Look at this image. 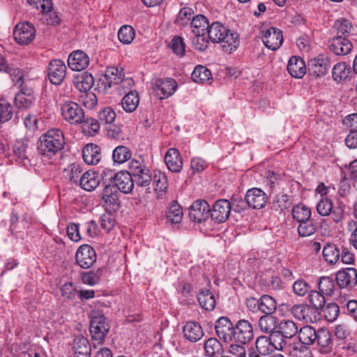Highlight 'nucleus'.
Listing matches in <instances>:
<instances>
[{
  "mask_svg": "<svg viewBox=\"0 0 357 357\" xmlns=\"http://www.w3.org/2000/svg\"><path fill=\"white\" fill-rule=\"evenodd\" d=\"M208 36L213 43H222V50L231 53L238 45V36L219 22L212 23L208 30Z\"/></svg>",
  "mask_w": 357,
  "mask_h": 357,
  "instance_id": "obj_1",
  "label": "nucleus"
},
{
  "mask_svg": "<svg viewBox=\"0 0 357 357\" xmlns=\"http://www.w3.org/2000/svg\"><path fill=\"white\" fill-rule=\"evenodd\" d=\"M64 144L63 132L58 128L51 129L39 138L38 151L41 155L49 159L61 151Z\"/></svg>",
  "mask_w": 357,
  "mask_h": 357,
  "instance_id": "obj_2",
  "label": "nucleus"
},
{
  "mask_svg": "<svg viewBox=\"0 0 357 357\" xmlns=\"http://www.w3.org/2000/svg\"><path fill=\"white\" fill-rule=\"evenodd\" d=\"M129 169L132 175L133 180L139 187H148L152 182V175L149 168L137 160H132L129 165Z\"/></svg>",
  "mask_w": 357,
  "mask_h": 357,
  "instance_id": "obj_3",
  "label": "nucleus"
},
{
  "mask_svg": "<svg viewBox=\"0 0 357 357\" xmlns=\"http://www.w3.org/2000/svg\"><path fill=\"white\" fill-rule=\"evenodd\" d=\"M61 114L71 124H82L85 120L84 109L73 101H66L61 105Z\"/></svg>",
  "mask_w": 357,
  "mask_h": 357,
  "instance_id": "obj_4",
  "label": "nucleus"
},
{
  "mask_svg": "<svg viewBox=\"0 0 357 357\" xmlns=\"http://www.w3.org/2000/svg\"><path fill=\"white\" fill-rule=\"evenodd\" d=\"M102 206L110 210L116 211L120 208L119 193L113 185L107 184L98 194Z\"/></svg>",
  "mask_w": 357,
  "mask_h": 357,
  "instance_id": "obj_5",
  "label": "nucleus"
},
{
  "mask_svg": "<svg viewBox=\"0 0 357 357\" xmlns=\"http://www.w3.org/2000/svg\"><path fill=\"white\" fill-rule=\"evenodd\" d=\"M36 36V29L29 22L18 23L13 31V38L20 45L29 44Z\"/></svg>",
  "mask_w": 357,
  "mask_h": 357,
  "instance_id": "obj_6",
  "label": "nucleus"
},
{
  "mask_svg": "<svg viewBox=\"0 0 357 357\" xmlns=\"http://www.w3.org/2000/svg\"><path fill=\"white\" fill-rule=\"evenodd\" d=\"M233 341L248 344L254 337L253 328L251 323L246 319H241L234 325Z\"/></svg>",
  "mask_w": 357,
  "mask_h": 357,
  "instance_id": "obj_7",
  "label": "nucleus"
},
{
  "mask_svg": "<svg viewBox=\"0 0 357 357\" xmlns=\"http://www.w3.org/2000/svg\"><path fill=\"white\" fill-rule=\"evenodd\" d=\"M109 325L105 315L98 314L91 319L90 333L93 339L102 340L109 331Z\"/></svg>",
  "mask_w": 357,
  "mask_h": 357,
  "instance_id": "obj_8",
  "label": "nucleus"
},
{
  "mask_svg": "<svg viewBox=\"0 0 357 357\" xmlns=\"http://www.w3.org/2000/svg\"><path fill=\"white\" fill-rule=\"evenodd\" d=\"M315 349L321 354H329L333 352L334 344L332 333L326 328H319L314 341Z\"/></svg>",
  "mask_w": 357,
  "mask_h": 357,
  "instance_id": "obj_9",
  "label": "nucleus"
},
{
  "mask_svg": "<svg viewBox=\"0 0 357 357\" xmlns=\"http://www.w3.org/2000/svg\"><path fill=\"white\" fill-rule=\"evenodd\" d=\"M216 334L220 340L225 343L233 341L234 325L230 319L226 317H220L215 324Z\"/></svg>",
  "mask_w": 357,
  "mask_h": 357,
  "instance_id": "obj_10",
  "label": "nucleus"
},
{
  "mask_svg": "<svg viewBox=\"0 0 357 357\" xmlns=\"http://www.w3.org/2000/svg\"><path fill=\"white\" fill-rule=\"evenodd\" d=\"M75 258L80 267L89 268L96 261V252L91 245L84 244L79 246L77 250Z\"/></svg>",
  "mask_w": 357,
  "mask_h": 357,
  "instance_id": "obj_11",
  "label": "nucleus"
},
{
  "mask_svg": "<svg viewBox=\"0 0 357 357\" xmlns=\"http://www.w3.org/2000/svg\"><path fill=\"white\" fill-rule=\"evenodd\" d=\"M66 74V66L60 59L52 60L48 68V77L52 84H61Z\"/></svg>",
  "mask_w": 357,
  "mask_h": 357,
  "instance_id": "obj_12",
  "label": "nucleus"
},
{
  "mask_svg": "<svg viewBox=\"0 0 357 357\" xmlns=\"http://www.w3.org/2000/svg\"><path fill=\"white\" fill-rule=\"evenodd\" d=\"M231 204L227 199H219L215 202L210 209L211 219L218 223L225 222L230 214Z\"/></svg>",
  "mask_w": 357,
  "mask_h": 357,
  "instance_id": "obj_13",
  "label": "nucleus"
},
{
  "mask_svg": "<svg viewBox=\"0 0 357 357\" xmlns=\"http://www.w3.org/2000/svg\"><path fill=\"white\" fill-rule=\"evenodd\" d=\"M210 214L209 204L205 200L198 199L193 202L189 211L191 220L202 222L207 220Z\"/></svg>",
  "mask_w": 357,
  "mask_h": 357,
  "instance_id": "obj_14",
  "label": "nucleus"
},
{
  "mask_svg": "<svg viewBox=\"0 0 357 357\" xmlns=\"http://www.w3.org/2000/svg\"><path fill=\"white\" fill-rule=\"evenodd\" d=\"M331 66L328 57L324 54L311 59L308 63V69L310 75L317 77L325 75Z\"/></svg>",
  "mask_w": 357,
  "mask_h": 357,
  "instance_id": "obj_15",
  "label": "nucleus"
},
{
  "mask_svg": "<svg viewBox=\"0 0 357 357\" xmlns=\"http://www.w3.org/2000/svg\"><path fill=\"white\" fill-rule=\"evenodd\" d=\"M177 89V83L172 78L160 79L155 81L153 90L160 99L171 96Z\"/></svg>",
  "mask_w": 357,
  "mask_h": 357,
  "instance_id": "obj_16",
  "label": "nucleus"
},
{
  "mask_svg": "<svg viewBox=\"0 0 357 357\" xmlns=\"http://www.w3.org/2000/svg\"><path fill=\"white\" fill-rule=\"evenodd\" d=\"M262 40L267 48L277 50L283 43L282 32L279 29L270 27L264 31Z\"/></svg>",
  "mask_w": 357,
  "mask_h": 357,
  "instance_id": "obj_17",
  "label": "nucleus"
},
{
  "mask_svg": "<svg viewBox=\"0 0 357 357\" xmlns=\"http://www.w3.org/2000/svg\"><path fill=\"white\" fill-rule=\"evenodd\" d=\"M245 199L248 205L255 209L264 208L268 201L266 193L261 189L257 188L248 190Z\"/></svg>",
  "mask_w": 357,
  "mask_h": 357,
  "instance_id": "obj_18",
  "label": "nucleus"
},
{
  "mask_svg": "<svg viewBox=\"0 0 357 357\" xmlns=\"http://www.w3.org/2000/svg\"><path fill=\"white\" fill-rule=\"evenodd\" d=\"M290 311L294 317L299 321H303L305 323H313L316 320L313 309L307 304L294 305Z\"/></svg>",
  "mask_w": 357,
  "mask_h": 357,
  "instance_id": "obj_19",
  "label": "nucleus"
},
{
  "mask_svg": "<svg viewBox=\"0 0 357 357\" xmlns=\"http://www.w3.org/2000/svg\"><path fill=\"white\" fill-rule=\"evenodd\" d=\"M114 186L123 193H130L134 188L132 175L128 172L121 171L114 176Z\"/></svg>",
  "mask_w": 357,
  "mask_h": 357,
  "instance_id": "obj_20",
  "label": "nucleus"
},
{
  "mask_svg": "<svg viewBox=\"0 0 357 357\" xmlns=\"http://www.w3.org/2000/svg\"><path fill=\"white\" fill-rule=\"evenodd\" d=\"M335 280L340 288L351 287L357 283V271L347 268L337 273Z\"/></svg>",
  "mask_w": 357,
  "mask_h": 357,
  "instance_id": "obj_21",
  "label": "nucleus"
},
{
  "mask_svg": "<svg viewBox=\"0 0 357 357\" xmlns=\"http://www.w3.org/2000/svg\"><path fill=\"white\" fill-rule=\"evenodd\" d=\"M89 61V57L85 52L77 50L69 55L68 64L73 70L81 71L88 67Z\"/></svg>",
  "mask_w": 357,
  "mask_h": 357,
  "instance_id": "obj_22",
  "label": "nucleus"
},
{
  "mask_svg": "<svg viewBox=\"0 0 357 357\" xmlns=\"http://www.w3.org/2000/svg\"><path fill=\"white\" fill-rule=\"evenodd\" d=\"M74 357H90L91 352V344L82 335L75 337L72 347Z\"/></svg>",
  "mask_w": 357,
  "mask_h": 357,
  "instance_id": "obj_23",
  "label": "nucleus"
},
{
  "mask_svg": "<svg viewBox=\"0 0 357 357\" xmlns=\"http://www.w3.org/2000/svg\"><path fill=\"white\" fill-rule=\"evenodd\" d=\"M184 337L191 342L201 340L204 335L201 325L196 321H188L183 327Z\"/></svg>",
  "mask_w": 357,
  "mask_h": 357,
  "instance_id": "obj_24",
  "label": "nucleus"
},
{
  "mask_svg": "<svg viewBox=\"0 0 357 357\" xmlns=\"http://www.w3.org/2000/svg\"><path fill=\"white\" fill-rule=\"evenodd\" d=\"M330 48L337 55H347L352 49V44L345 36H337L331 40Z\"/></svg>",
  "mask_w": 357,
  "mask_h": 357,
  "instance_id": "obj_25",
  "label": "nucleus"
},
{
  "mask_svg": "<svg viewBox=\"0 0 357 357\" xmlns=\"http://www.w3.org/2000/svg\"><path fill=\"white\" fill-rule=\"evenodd\" d=\"M165 164L172 172H180L183 167V159L176 149H169L165 155Z\"/></svg>",
  "mask_w": 357,
  "mask_h": 357,
  "instance_id": "obj_26",
  "label": "nucleus"
},
{
  "mask_svg": "<svg viewBox=\"0 0 357 357\" xmlns=\"http://www.w3.org/2000/svg\"><path fill=\"white\" fill-rule=\"evenodd\" d=\"M82 157L86 164L91 165H97L102 157L101 149L98 145L88 144L82 150Z\"/></svg>",
  "mask_w": 357,
  "mask_h": 357,
  "instance_id": "obj_27",
  "label": "nucleus"
},
{
  "mask_svg": "<svg viewBox=\"0 0 357 357\" xmlns=\"http://www.w3.org/2000/svg\"><path fill=\"white\" fill-rule=\"evenodd\" d=\"M287 70L294 77L301 78L306 73L304 61L298 56H292L288 62Z\"/></svg>",
  "mask_w": 357,
  "mask_h": 357,
  "instance_id": "obj_28",
  "label": "nucleus"
},
{
  "mask_svg": "<svg viewBox=\"0 0 357 357\" xmlns=\"http://www.w3.org/2000/svg\"><path fill=\"white\" fill-rule=\"evenodd\" d=\"M79 183L84 190L92 191L98 186L100 179L97 173L93 171H87L81 176Z\"/></svg>",
  "mask_w": 357,
  "mask_h": 357,
  "instance_id": "obj_29",
  "label": "nucleus"
},
{
  "mask_svg": "<svg viewBox=\"0 0 357 357\" xmlns=\"http://www.w3.org/2000/svg\"><path fill=\"white\" fill-rule=\"evenodd\" d=\"M204 351L208 357H220L223 355L225 349L219 340L211 337L204 342Z\"/></svg>",
  "mask_w": 357,
  "mask_h": 357,
  "instance_id": "obj_30",
  "label": "nucleus"
},
{
  "mask_svg": "<svg viewBox=\"0 0 357 357\" xmlns=\"http://www.w3.org/2000/svg\"><path fill=\"white\" fill-rule=\"evenodd\" d=\"M277 321L276 317L271 314H264L259 319L258 327L263 333H271L275 331L278 326Z\"/></svg>",
  "mask_w": 357,
  "mask_h": 357,
  "instance_id": "obj_31",
  "label": "nucleus"
},
{
  "mask_svg": "<svg viewBox=\"0 0 357 357\" xmlns=\"http://www.w3.org/2000/svg\"><path fill=\"white\" fill-rule=\"evenodd\" d=\"M298 339L300 342L305 345H312L314 344L316 337L318 335V331H316L311 326H305L298 331Z\"/></svg>",
  "mask_w": 357,
  "mask_h": 357,
  "instance_id": "obj_32",
  "label": "nucleus"
},
{
  "mask_svg": "<svg viewBox=\"0 0 357 357\" xmlns=\"http://www.w3.org/2000/svg\"><path fill=\"white\" fill-rule=\"evenodd\" d=\"M278 331L285 338H291L298 333V326L294 321L289 319H282L278 324Z\"/></svg>",
  "mask_w": 357,
  "mask_h": 357,
  "instance_id": "obj_33",
  "label": "nucleus"
},
{
  "mask_svg": "<svg viewBox=\"0 0 357 357\" xmlns=\"http://www.w3.org/2000/svg\"><path fill=\"white\" fill-rule=\"evenodd\" d=\"M208 21L204 15H198L192 17L190 29L193 34L206 33V31H208Z\"/></svg>",
  "mask_w": 357,
  "mask_h": 357,
  "instance_id": "obj_34",
  "label": "nucleus"
},
{
  "mask_svg": "<svg viewBox=\"0 0 357 357\" xmlns=\"http://www.w3.org/2000/svg\"><path fill=\"white\" fill-rule=\"evenodd\" d=\"M319 290L326 296H333L337 290L335 280L330 276H322L318 282Z\"/></svg>",
  "mask_w": 357,
  "mask_h": 357,
  "instance_id": "obj_35",
  "label": "nucleus"
},
{
  "mask_svg": "<svg viewBox=\"0 0 357 357\" xmlns=\"http://www.w3.org/2000/svg\"><path fill=\"white\" fill-rule=\"evenodd\" d=\"M139 101V99L137 92L132 91L122 98L121 105L126 112H132L137 109Z\"/></svg>",
  "mask_w": 357,
  "mask_h": 357,
  "instance_id": "obj_36",
  "label": "nucleus"
},
{
  "mask_svg": "<svg viewBox=\"0 0 357 357\" xmlns=\"http://www.w3.org/2000/svg\"><path fill=\"white\" fill-rule=\"evenodd\" d=\"M199 305L206 310H213L216 304L214 295L209 290H203L197 295Z\"/></svg>",
  "mask_w": 357,
  "mask_h": 357,
  "instance_id": "obj_37",
  "label": "nucleus"
},
{
  "mask_svg": "<svg viewBox=\"0 0 357 357\" xmlns=\"http://www.w3.org/2000/svg\"><path fill=\"white\" fill-rule=\"evenodd\" d=\"M35 100L36 98L31 94L19 92L15 97L14 102L18 109H26L33 105Z\"/></svg>",
  "mask_w": 357,
  "mask_h": 357,
  "instance_id": "obj_38",
  "label": "nucleus"
},
{
  "mask_svg": "<svg viewBox=\"0 0 357 357\" xmlns=\"http://www.w3.org/2000/svg\"><path fill=\"white\" fill-rule=\"evenodd\" d=\"M260 311L264 314H273L277 308L275 300L269 295H263L259 298Z\"/></svg>",
  "mask_w": 357,
  "mask_h": 357,
  "instance_id": "obj_39",
  "label": "nucleus"
},
{
  "mask_svg": "<svg viewBox=\"0 0 357 357\" xmlns=\"http://www.w3.org/2000/svg\"><path fill=\"white\" fill-rule=\"evenodd\" d=\"M323 257L328 264H336L339 261L340 251L335 244H328L323 249Z\"/></svg>",
  "mask_w": 357,
  "mask_h": 357,
  "instance_id": "obj_40",
  "label": "nucleus"
},
{
  "mask_svg": "<svg viewBox=\"0 0 357 357\" xmlns=\"http://www.w3.org/2000/svg\"><path fill=\"white\" fill-rule=\"evenodd\" d=\"M75 88L81 92H88L93 84V77L90 74L84 73L74 82Z\"/></svg>",
  "mask_w": 357,
  "mask_h": 357,
  "instance_id": "obj_41",
  "label": "nucleus"
},
{
  "mask_svg": "<svg viewBox=\"0 0 357 357\" xmlns=\"http://www.w3.org/2000/svg\"><path fill=\"white\" fill-rule=\"evenodd\" d=\"M326 296L320 291L312 290L310 291L307 296V300L312 305V309L321 310L323 309L326 304Z\"/></svg>",
  "mask_w": 357,
  "mask_h": 357,
  "instance_id": "obj_42",
  "label": "nucleus"
},
{
  "mask_svg": "<svg viewBox=\"0 0 357 357\" xmlns=\"http://www.w3.org/2000/svg\"><path fill=\"white\" fill-rule=\"evenodd\" d=\"M183 218V211L176 202H172L167 213V220L172 224L181 222Z\"/></svg>",
  "mask_w": 357,
  "mask_h": 357,
  "instance_id": "obj_43",
  "label": "nucleus"
},
{
  "mask_svg": "<svg viewBox=\"0 0 357 357\" xmlns=\"http://www.w3.org/2000/svg\"><path fill=\"white\" fill-rule=\"evenodd\" d=\"M132 152L125 146H116L112 153V159L114 163L123 164L130 159Z\"/></svg>",
  "mask_w": 357,
  "mask_h": 357,
  "instance_id": "obj_44",
  "label": "nucleus"
},
{
  "mask_svg": "<svg viewBox=\"0 0 357 357\" xmlns=\"http://www.w3.org/2000/svg\"><path fill=\"white\" fill-rule=\"evenodd\" d=\"M291 213L293 218L299 223L310 220L311 210L305 205L299 204L294 206Z\"/></svg>",
  "mask_w": 357,
  "mask_h": 357,
  "instance_id": "obj_45",
  "label": "nucleus"
},
{
  "mask_svg": "<svg viewBox=\"0 0 357 357\" xmlns=\"http://www.w3.org/2000/svg\"><path fill=\"white\" fill-rule=\"evenodd\" d=\"M271 341L268 336L261 335L255 340V349L260 354L266 356L273 352Z\"/></svg>",
  "mask_w": 357,
  "mask_h": 357,
  "instance_id": "obj_46",
  "label": "nucleus"
},
{
  "mask_svg": "<svg viewBox=\"0 0 357 357\" xmlns=\"http://www.w3.org/2000/svg\"><path fill=\"white\" fill-rule=\"evenodd\" d=\"M152 181L155 185V191L158 195L162 194L167 191L169 184L167 176L163 172L160 171L155 172Z\"/></svg>",
  "mask_w": 357,
  "mask_h": 357,
  "instance_id": "obj_47",
  "label": "nucleus"
},
{
  "mask_svg": "<svg viewBox=\"0 0 357 357\" xmlns=\"http://www.w3.org/2000/svg\"><path fill=\"white\" fill-rule=\"evenodd\" d=\"M191 78L195 82L204 83L211 79V73L206 67L198 65L192 73Z\"/></svg>",
  "mask_w": 357,
  "mask_h": 357,
  "instance_id": "obj_48",
  "label": "nucleus"
},
{
  "mask_svg": "<svg viewBox=\"0 0 357 357\" xmlns=\"http://www.w3.org/2000/svg\"><path fill=\"white\" fill-rule=\"evenodd\" d=\"M349 73L350 68L345 63H337L334 66L332 70L333 77L337 82L346 79Z\"/></svg>",
  "mask_w": 357,
  "mask_h": 357,
  "instance_id": "obj_49",
  "label": "nucleus"
},
{
  "mask_svg": "<svg viewBox=\"0 0 357 357\" xmlns=\"http://www.w3.org/2000/svg\"><path fill=\"white\" fill-rule=\"evenodd\" d=\"M82 169L79 165L73 163L64 169V177L73 183H77L81 177Z\"/></svg>",
  "mask_w": 357,
  "mask_h": 357,
  "instance_id": "obj_50",
  "label": "nucleus"
},
{
  "mask_svg": "<svg viewBox=\"0 0 357 357\" xmlns=\"http://www.w3.org/2000/svg\"><path fill=\"white\" fill-rule=\"evenodd\" d=\"M135 36V29L129 25L122 26L118 32V38L123 44H130Z\"/></svg>",
  "mask_w": 357,
  "mask_h": 357,
  "instance_id": "obj_51",
  "label": "nucleus"
},
{
  "mask_svg": "<svg viewBox=\"0 0 357 357\" xmlns=\"http://www.w3.org/2000/svg\"><path fill=\"white\" fill-rule=\"evenodd\" d=\"M333 27L336 30L337 36L345 37L350 33L353 29L351 22L349 20L344 18L337 20Z\"/></svg>",
  "mask_w": 357,
  "mask_h": 357,
  "instance_id": "obj_52",
  "label": "nucleus"
},
{
  "mask_svg": "<svg viewBox=\"0 0 357 357\" xmlns=\"http://www.w3.org/2000/svg\"><path fill=\"white\" fill-rule=\"evenodd\" d=\"M102 274V268H98L96 271L84 272L82 274V280L86 284L93 286L100 282Z\"/></svg>",
  "mask_w": 357,
  "mask_h": 357,
  "instance_id": "obj_53",
  "label": "nucleus"
},
{
  "mask_svg": "<svg viewBox=\"0 0 357 357\" xmlns=\"http://www.w3.org/2000/svg\"><path fill=\"white\" fill-rule=\"evenodd\" d=\"M193 10L192 8L188 7L183 8L180 10L177 15L175 22L179 26H183L187 25L192 19Z\"/></svg>",
  "mask_w": 357,
  "mask_h": 357,
  "instance_id": "obj_54",
  "label": "nucleus"
},
{
  "mask_svg": "<svg viewBox=\"0 0 357 357\" xmlns=\"http://www.w3.org/2000/svg\"><path fill=\"white\" fill-rule=\"evenodd\" d=\"M13 107L4 99H0V123L8 121L13 116Z\"/></svg>",
  "mask_w": 357,
  "mask_h": 357,
  "instance_id": "obj_55",
  "label": "nucleus"
},
{
  "mask_svg": "<svg viewBox=\"0 0 357 357\" xmlns=\"http://www.w3.org/2000/svg\"><path fill=\"white\" fill-rule=\"evenodd\" d=\"M268 337L271 341L273 351L275 350H282L287 345L284 336L278 331L270 333Z\"/></svg>",
  "mask_w": 357,
  "mask_h": 357,
  "instance_id": "obj_56",
  "label": "nucleus"
},
{
  "mask_svg": "<svg viewBox=\"0 0 357 357\" xmlns=\"http://www.w3.org/2000/svg\"><path fill=\"white\" fill-rule=\"evenodd\" d=\"M333 202L328 197H322L317 204V211L321 216H328L331 213Z\"/></svg>",
  "mask_w": 357,
  "mask_h": 357,
  "instance_id": "obj_57",
  "label": "nucleus"
},
{
  "mask_svg": "<svg viewBox=\"0 0 357 357\" xmlns=\"http://www.w3.org/2000/svg\"><path fill=\"white\" fill-rule=\"evenodd\" d=\"M14 155L17 157V160L26 165L28 160L26 156V146L22 141L16 142L13 147Z\"/></svg>",
  "mask_w": 357,
  "mask_h": 357,
  "instance_id": "obj_58",
  "label": "nucleus"
},
{
  "mask_svg": "<svg viewBox=\"0 0 357 357\" xmlns=\"http://www.w3.org/2000/svg\"><path fill=\"white\" fill-rule=\"evenodd\" d=\"M79 102L88 109H93L98 102L97 97L93 92L83 93L79 96Z\"/></svg>",
  "mask_w": 357,
  "mask_h": 357,
  "instance_id": "obj_59",
  "label": "nucleus"
},
{
  "mask_svg": "<svg viewBox=\"0 0 357 357\" xmlns=\"http://www.w3.org/2000/svg\"><path fill=\"white\" fill-rule=\"evenodd\" d=\"M297 230L300 236L307 237L312 235L315 232L316 226L312 223V220H310L299 223Z\"/></svg>",
  "mask_w": 357,
  "mask_h": 357,
  "instance_id": "obj_60",
  "label": "nucleus"
},
{
  "mask_svg": "<svg viewBox=\"0 0 357 357\" xmlns=\"http://www.w3.org/2000/svg\"><path fill=\"white\" fill-rule=\"evenodd\" d=\"M206 33L193 34L192 43L199 51H204L208 46L209 41L205 37Z\"/></svg>",
  "mask_w": 357,
  "mask_h": 357,
  "instance_id": "obj_61",
  "label": "nucleus"
},
{
  "mask_svg": "<svg viewBox=\"0 0 357 357\" xmlns=\"http://www.w3.org/2000/svg\"><path fill=\"white\" fill-rule=\"evenodd\" d=\"M99 120L106 124L112 123L116 119V113L111 107H105L99 112Z\"/></svg>",
  "mask_w": 357,
  "mask_h": 357,
  "instance_id": "obj_62",
  "label": "nucleus"
},
{
  "mask_svg": "<svg viewBox=\"0 0 357 357\" xmlns=\"http://www.w3.org/2000/svg\"><path fill=\"white\" fill-rule=\"evenodd\" d=\"M61 292L63 297L68 300H73L77 294V290L73 282H66L61 287Z\"/></svg>",
  "mask_w": 357,
  "mask_h": 357,
  "instance_id": "obj_63",
  "label": "nucleus"
},
{
  "mask_svg": "<svg viewBox=\"0 0 357 357\" xmlns=\"http://www.w3.org/2000/svg\"><path fill=\"white\" fill-rule=\"evenodd\" d=\"M245 344L234 342L229 345L228 352L234 357H247L246 349L244 347Z\"/></svg>",
  "mask_w": 357,
  "mask_h": 357,
  "instance_id": "obj_64",
  "label": "nucleus"
}]
</instances>
